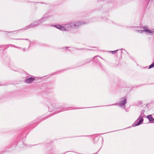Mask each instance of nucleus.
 Instances as JSON below:
<instances>
[{
  "label": "nucleus",
  "mask_w": 154,
  "mask_h": 154,
  "mask_svg": "<svg viewBox=\"0 0 154 154\" xmlns=\"http://www.w3.org/2000/svg\"><path fill=\"white\" fill-rule=\"evenodd\" d=\"M140 120L138 122L134 123L132 125L133 127H135L143 123V118H140V117L138 118L137 120Z\"/></svg>",
  "instance_id": "1"
},
{
  "label": "nucleus",
  "mask_w": 154,
  "mask_h": 154,
  "mask_svg": "<svg viewBox=\"0 0 154 154\" xmlns=\"http://www.w3.org/2000/svg\"><path fill=\"white\" fill-rule=\"evenodd\" d=\"M143 29H144V30L143 31L141 30V32H142V31H144L146 32H148V33L150 34H152L153 32H154L153 31L146 29V28H145L144 27H143Z\"/></svg>",
  "instance_id": "3"
},
{
  "label": "nucleus",
  "mask_w": 154,
  "mask_h": 154,
  "mask_svg": "<svg viewBox=\"0 0 154 154\" xmlns=\"http://www.w3.org/2000/svg\"><path fill=\"white\" fill-rule=\"evenodd\" d=\"M126 100H124V101H123L122 102V104L123 105H124L126 102Z\"/></svg>",
  "instance_id": "7"
},
{
  "label": "nucleus",
  "mask_w": 154,
  "mask_h": 154,
  "mask_svg": "<svg viewBox=\"0 0 154 154\" xmlns=\"http://www.w3.org/2000/svg\"><path fill=\"white\" fill-rule=\"evenodd\" d=\"M147 118H148L150 121L152 122L154 121V119L152 117L151 115H149L147 116Z\"/></svg>",
  "instance_id": "4"
},
{
  "label": "nucleus",
  "mask_w": 154,
  "mask_h": 154,
  "mask_svg": "<svg viewBox=\"0 0 154 154\" xmlns=\"http://www.w3.org/2000/svg\"><path fill=\"white\" fill-rule=\"evenodd\" d=\"M75 23L76 24H77V23H77V22H76V23Z\"/></svg>",
  "instance_id": "10"
},
{
  "label": "nucleus",
  "mask_w": 154,
  "mask_h": 154,
  "mask_svg": "<svg viewBox=\"0 0 154 154\" xmlns=\"http://www.w3.org/2000/svg\"><path fill=\"white\" fill-rule=\"evenodd\" d=\"M153 67H154V62L149 66V69H150Z\"/></svg>",
  "instance_id": "6"
},
{
  "label": "nucleus",
  "mask_w": 154,
  "mask_h": 154,
  "mask_svg": "<svg viewBox=\"0 0 154 154\" xmlns=\"http://www.w3.org/2000/svg\"><path fill=\"white\" fill-rule=\"evenodd\" d=\"M117 51H110V52L112 54H114Z\"/></svg>",
  "instance_id": "8"
},
{
  "label": "nucleus",
  "mask_w": 154,
  "mask_h": 154,
  "mask_svg": "<svg viewBox=\"0 0 154 154\" xmlns=\"http://www.w3.org/2000/svg\"><path fill=\"white\" fill-rule=\"evenodd\" d=\"M34 80L35 79L34 78L31 77L26 80V82L27 83L30 84L32 83Z\"/></svg>",
  "instance_id": "2"
},
{
  "label": "nucleus",
  "mask_w": 154,
  "mask_h": 154,
  "mask_svg": "<svg viewBox=\"0 0 154 154\" xmlns=\"http://www.w3.org/2000/svg\"><path fill=\"white\" fill-rule=\"evenodd\" d=\"M60 27V29L61 30H66L65 28L63 26H61Z\"/></svg>",
  "instance_id": "5"
},
{
  "label": "nucleus",
  "mask_w": 154,
  "mask_h": 154,
  "mask_svg": "<svg viewBox=\"0 0 154 154\" xmlns=\"http://www.w3.org/2000/svg\"><path fill=\"white\" fill-rule=\"evenodd\" d=\"M60 26H61L57 25V26H56V27H57V28L60 29Z\"/></svg>",
  "instance_id": "9"
}]
</instances>
